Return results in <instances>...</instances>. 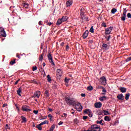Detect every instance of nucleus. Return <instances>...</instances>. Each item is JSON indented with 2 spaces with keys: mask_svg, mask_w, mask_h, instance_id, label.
I'll return each instance as SVG.
<instances>
[{
  "mask_svg": "<svg viewBox=\"0 0 131 131\" xmlns=\"http://www.w3.org/2000/svg\"><path fill=\"white\" fill-rule=\"evenodd\" d=\"M19 81H20V79H18L16 81V82H15L14 84H18V82H19Z\"/></svg>",
  "mask_w": 131,
  "mask_h": 131,
  "instance_id": "nucleus-57",
  "label": "nucleus"
},
{
  "mask_svg": "<svg viewBox=\"0 0 131 131\" xmlns=\"http://www.w3.org/2000/svg\"><path fill=\"white\" fill-rule=\"evenodd\" d=\"M129 93L128 94H126L125 95V99L126 100V101H127V100H128V99H129Z\"/></svg>",
  "mask_w": 131,
  "mask_h": 131,
  "instance_id": "nucleus-25",
  "label": "nucleus"
},
{
  "mask_svg": "<svg viewBox=\"0 0 131 131\" xmlns=\"http://www.w3.org/2000/svg\"><path fill=\"white\" fill-rule=\"evenodd\" d=\"M55 127H56V125H52L50 129V131H54V129H55Z\"/></svg>",
  "mask_w": 131,
  "mask_h": 131,
  "instance_id": "nucleus-22",
  "label": "nucleus"
},
{
  "mask_svg": "<svg viewBox=\"0 0 131 131\" xmlns=\"http://www.w3.org/2000/svg\"><path fill=\"white\" fill-rule=\"evenodd\" d=\"M103 122V120H101L100 121H97L96 123L97 124H102V123Z\"/></svg>",
  "mask_w": 131,
  "mask_h": 131,
  "instance_id": "nucleus-41",
  "label": "nucleus"
},
{
  "mask_svg": "<svg viewBox=\"0 0 131 131\" xmlns=\"http://www.w3.org/2000/svg\"><path fill=\"white\" fill-rule=\"evenodd\" d=\"M47 57L48 58V60L51 63L52 66H55V62H54V60H53V56H52V53H49L48 55H47Z\"/></svg>",
  "mask_w": 131,
  "mask_h": 131,
  "instance_id": "nucleus-2",
  "label": "nucleus"
},
{
  "mask_svg": "<svg viewBox=\"0 0 131 131\" xmlns=\"http://www.w3.org/2000/svg\"><path fill=\"white\" fill-rule=\"evenodd\" d=\"M104 120H105V121H110V118H109V117H108L107 116H106L104 117Z\"/></svg>",
  "mask_w": 131,
  "mask_h": 131,
  "instance_id": "nucleus-36",
  "label": "nucleus"
},
{
  "mask_svg": "<svg viewBox=\"0 0 131 131\" xmlns=\"http://www.w3.org/2000/svg\"><path fill=\"white\" fill-rule=\"evenodd\" d=\"M47 25H49V26H51V25H52V23L51 22H49V20H47Z\"/></svg>",
  "mask_w": 131,
  "mask_h": 131,
  "instance_id": "nucleus-44",
  "label": "nucleus"
},
{
  "mask_svg": "<svg viewBox=\"0 0 131 131\" xmlns=\"http://www.w3.org/2000/svg\"><path fill=\"white\" fill-rule=\"evenodd\" d=\"M127 17H131V14L130 13H128L127 14Z\"/></svg>",
  "mask_w": 131,
  "mask_h": 131,
  "instance_id": "nucleus-61",
  "label": "nucleus"
},
{
  "mask_svg": "<svg viewBox=\"0 0 131 131\" xmlns=\"http://www.w3.org/2000/svg\"><path fill=\"white\" fill-rule=\"evenodd\" d=\"M6 128L8 129H10V127H9V125L8 124H6Z\"/></svg>",
  "mask_w": 131,
  "mask_h": 131,
  "instance_id": "nucleus-63",
  "label": "nucleus"
},
{
  "mask_svg": "<svg viewBox=\"0 0 131 131\" xmlns=\"http://www.w3.org/2000/svg\"><path fill=\"white\" fill-rule=\"evenodd\" d=\"M42 23V21L41 20L39 21L38 22V25H42V24H41Z\"/></svg>",
  "mask_w": 131,
  "mask_h": 131,
  "instance_id": "nucleus-62",
  "label": "nucleus"
},
{
  "mask_svg": "<svg viewBox=\"0 0 131 131\" xmlns=\"http://www.w3.org/2000/svg\"><path fill=\"white\" fill-rule=\"evenodd\" d=\"M7 106H8V104H7V103H4V104L3 105L2 107H3V108H5V107H7Z\"/></svg>",
  "mask_w": 131,
  "mask_h": 131,
  "instance_id": "nucleus-54",
  "label": "nucleus"
},
{
  "mask_svg": "<svg viewBox=\"0 0 131 131\" xmlns=\"http://www.w3.org/2000/svg\"><path fill=\"white\" fill-rule=\"evenodd\" d=\"M41 124L40 123L36 126V128H38L39 130H41L42 129V127H41Z\"/></svg>",
  "mask_w": 131,
  "mask_h": 131,
  "instance_id": "nucleus-16",
  "label": "nucleus"
},
{
  "mask_svg": "<svg viewBox=\"0 0 131 131\" xmlns=\"http://www.w3.org/2000/svg\"><path fill=\"white\" fill-rule=\"evenodd\" d=\"M88 116H83V119L84 120H85V119H88Z\"/></svg>",
  "mask_w": 131,
  "mask_h": 131,
  "instance_id": "nucleus-51",
  "label": "nucleus"
},
{
  "mask_svg": "<svg viewBox=\"0 0 131 131\" xmlns=\"http://www.w3.org/2000/svg\"><path fill=\"white\" fill-rule=\"evenodd\" d=\"M122 17H126V9H124Z\"/></svg>",
  "mask_w": 131,
  "mask_h": 131,
  "instance_id": "nucleus-21",
  "label": "nucleus"
},
{
  "mask_svg": "<svg viewBox=\"0 0 131 131\" xmlns=\"http://www.w3.org/2000/svg\"><path fill=\"white\" fill-rule=\"evenodd\" d=\"M87 90L88 91H93V90H94V88H93V86H89L87 88Z\"/></svg>",
  "mask_w": 131,
  "mask_h": 131,
  "instance_id": "nucleus-37",
  "label": "nucleus"
},
{
  "mask_svg": "<svg viewBox=\"0 0 131 131\" xmlns=\"http://www.w3.org/2000/svg\"><path fill=\"white\" fill-rule=\"evenodd\" d=\"M89 35V30H86L83 34V38L85 39V38H86Z\"/></svg>",
  "mask_w": 131,
  "mask_h": 131,
  "instance_id": "nucleus-7",
  "label": "nucleus"
},
{
  "mask_svg": "<svg viewBox=\"0 0 131 131\" xmlns=\"http://www.w3.org/2000/svg\"><path fill=\"white\" fill-rule=\"evenodd\" d=\"M21 118L22 119V123H23V122H27V119L26 118V117H24V116H21Z\"/></svg>",
  "mask_w": 131,
  "mask_h": 131,
  "instance_id": "nucleus-13",
  "label": "nucleus"
},
{
  "mask_svg": "<svg viewBox=\"0 0 131 131\" xmlns=\"http://www.w3.org/2000/svg\"><path fill=\"white\" fill-rule=\"evenodd\" d=\"M88 115H89V117H93V113H92V112L91 111L89 113H88Z\"/></svg>",
  "mask_w": 131,
  "mask_h": 131,
  "instance_id": "nucleus-43",
  "label": "nucleus"
},
{
  "mask_svg": "<svg viewBox=\"0 0 131 131\" xmlns=\"http://www.w3.org/2000/svg\"><path fill=\"white\" fill-rule=\"evenodd\" d=\"M100 89H102V92L103 93H106V92H107V91L106 90V89L103 88V86H100Z\"/></svg>",
  "mask_w": 131,
  "mask_h": 131,
  "instance_id": "nucleus-39",
  "label": "nucleus"
},
{
  "mask_svg": "<svg viewBox=\"0 0 131 131\" xmlns=\"http://www.w3.org/2000/svg\"><path fill=\"white\" fill-rule=\"evenodd\" d=\"M119 90L121 93H126V88L124 87H120L119 88Z\"/></svg>",
  "mask_w": 131,
  "mask_h": 131,
  "instance_id": "nucleus-10",
  "label": "nucleus"
},
{
  "mask_svg": "<svg viewBox=\"0 0 131 131\" xmlns=\"http://www.w3.org/2000/svg\"><path fill=\"white\" fill-rule=\"evenodd\" d=\"M104 99H106V96H103L99 98L100 101L101 102H103L104 101Z\"/></svg>",
  "mask_w": 131,
  "mask_h": 131,
  "instance_id": "nucleus-35",
  "label": "nucleus"
},
{
  "mask_svg": "<svg viewBox=\"0 0 131 131\" xmlns=\"http://www.w3.org/2000/svg\"><path fill=\"white\" fill-rule=\"evenodd\" d=\"M99 115H103V111H101L98 113Z\"/></svg>",
  "mask_w": 131,
  "mask_h": 131,
  "instance_id": "nucleus-55",
  "label": "nucleus"
},
{
  "mask_svg": "<svg viewBox=\"0 0 131 131\" xmlns=\"http://www.w3.org/2000/svg\"><path fill=\"white\" fill-rule=\"evenodd\" d=\"M62 22H65L67 20H68V17H62L61 18H60Z\"/></svg>",
  "mask_w": 131,
  "mask_h": 131,
  "instance_id": "nucleus-20",
  "label": "nucleus"
},
{
  "mask_svg": "<svg viewBox=\"0 0 131 131\" xmlns=\"http://www.w3.org/2000/svg\"><path fill=\"white\" fill-rule=\"evenodd\" d=\"M101 26H102V27H107V25H106V23H105V22L104 21L102 22Z\"/></svg>",
  "mask_w": 131,
  "mask_h": 131,
  "instance_id": "nucleus-42",
  "label": "nucleus"
},
{
  "mask_svg": "<svg viewBox=\"0 0 131 131\" xmlns=\"http://www.w3.org/2000/svg\"><path fill=\"white\" fill-rule=\"evenodd\" d=\"M116 12H117V9H116L115 8H113L111 10L112 14H115V13H116Z\"/></svg>",
  "mask_w": 131,
  "mask_h": 131,
  "instance_id": "nucleus-27",
  "label": "nucleus"
},
{
  "mask_svg": "<svg viewBox=\"0 0 131 131\" xmlns=\"http://www.w3.org/2000/svg\"><path fill=\"white\" fill-rule=\"evenodd\" d=\"M81 105H80V104L79 103H78V102H76V99L75 100V104H74V106H75V107H76V106H77V107H78V106H80Z\"/></svg>",
  "mask_w": 131,
  "mask_h": 131,
  "instance_id": "nucleus-33",
  "label": "nucleus"
},
{
  "mask_svg": "<svg viewBox=\"0 0 131 131\" xmlns=\"http://www.w3.org/2000/svg\"><path fill=\"white\" fill-rule=\"evenodd\" d=\"M75 99L71 97H66L65 98L66 103H64L66 105H69V106H74L75 104Z\"/></svg>",
  "mask_w": 131,
  "mask_h": 131,
  "instance_id": "nucleus-1",
  "label": "nucleus"
},
{
  "mask_svg": "<svg viewBox=\"0 0 131 131\" xmlns=\"http://www.w3.org/2000/svg\"><path fill=\"white\" fill-rule=\"evenodd\" d=\"M31 82H32V83H35V84H37V82H36V81L34 80H32Z\"/></svg>",
  "mask_w": 131,
  "mask_h": 131,
  "instance_id": "nucleus-48",
  "label": "nucleus"
},
{
  "mask_svg": "<svg viewBox=\"0 0 131 131\" xmlns=\"http://www.w3.org/2000/svg\"><path fill=\"white\" fill-rule=\"evenodd\" d=\"M88 17H81V20H82V22H83V20L84 21H88Z\"/></svg>",
  "mask_w": 131,
  "mask_h": 131,
  "instance_id": "nucleus-29",
  "label": "nucleus"
},
{
  "mask_svg": "<svg viewBox=\"0 0 131 131\" xmlns=\"http://www.w3.org/2000/svg\"><path fill=\"white\" fill-rule=\"evenodd\" d=\"M47 80L50 82V81H52V78H51V76H50V75H48L47 76Z\"/></svg>",
  "mask_w": 131,
  "mask_h": 131,
  "instance_id": "nucleus-26",
  "label": "nucleus"
},
{
  "mask_svg": "<svg viewBox=\"0 0 131 131\" xmlns=\"http://www.w3.org/2000/svg\"><path fill=\"white\" fill-rule=\"evenodd\" d=\"M74 122L76 124H78V123L79 122V121H78V120H77V119H74Z\"/></svg>",
  "mask_w": 131,
  "mask_h": 131,
  "instance_id": "nucleus-38",
  "label": "nucleus"
},
{
  "mask_svg": "<svg viewBox=\"0 0 131 131\" xmlns=\"http://www.w3.org/2000/svg\"><path fill=\"white\" fill-rule=\"evenodd\" d=\"M10 65H14V64H16V59L10 61Z\"/></svg>",
  "mask_w": 131,
  "mask_h": 131,
  "instance_id": "nucleus-34",
  "label": "nucleus"
},
{
  "mask_svg": "<svg viewBox=\"0 0 131 131\" xmlns=\"http://www.w3.org/2000/svg\"><path fill=\"white\" fill-rule=\"evenodd\" d=\"M103 113L104 114V115H109V112L108 111L103 110Z\"/></svg>",
  "mask_w": 131,
  "mask_h": 131,
  "instance_id": "nucleus-32",
  "label": "nucleus"
},
{
  "mask_svg": "<svg viewBox=\"0 0 131 131\" xmlns=\"http://www.w3.org/2000/svg\"><path fill=\"white\" fill-rule=\"evenodd\" d=\"M24 7L26 8V9H28V7H29V5L26 3H24Z\"/></svg>",
  "mask_w": 131,
  "mask_h": 131,
  "instance_id": "nucleus-31",
  "label": "nucleus"
},
{
  "mask_svg": "<svg viewBox=\"0 0 131 131\" xmlns=\"http://www.w3.org/2000/svg\"><path fill=\"white\" fill-rule=\"evenodd\" d=\"M95 108H101L102 107V103L101 102H97L95 104Z\"/></svg>",
  "mask_w": 131,
  "mask_h": 131,
  "instance_id": "nucleus-9",
  "label": "nucleus"
},
{
  "mask_svg": "<svg viewBox=\"0 0 131 131\" xmlns=\"http://www.w3.org/2000/svg\"><path fill=\"white\" fill-rule=\"evenodd\" d=\"M77 111H79V112H80L82 110V106L80 105L78 108H76Z\"/></svg>",
  "mask_w": 131,
  "mask_h": 131,
  "instance_id": "nucleus-23",
  "label": "nucleus"
},
{
  "mask_svg": "<svg viewBox=\"0 0 131 131\" xmlns=\"http://www.w3.org/2000/svg\"><path fill=\"white\" fill-rule=\"evenodd\" d=\"M3 31H5V29L4 28L1 27H0V32H3Z\"/></svg>",
  "mask_w": 131,
  "mask_h": 131,
  "instance_id": "nucleus-47",
  "label": "nucleus"
},
{
  "mask_svg": "<svg viewBox=\"0 0 131 131\" xmlns=\"http://www.w3.org/2000/svg\"><path fill=\"white\" fill-rule=\"evenodd\" d=\"M72 4H73L72 0H68L66 3L67 7H70V6H72Z\"/></svg>",
  "mask_w": 131,
  "mask_h": 131,
  "instance_id": "nucleus-8",
  "label": "nucleus"
},
{
  "mask_svg": "<svg viewBox=\"0 0 131 131\" xmlns=\"http://www.w3.org/2000/svg\"><path fill=\"white\" fill-rule=\"evenodd\" d=\"M40 124H41L42 125H43V124H49V121L45 120L43 122L40 123Z\"/></svg>",
  "mask_w": 131,
  "mask_h": 131,
  "instance_id": "nucleus-24",
  "label": "nucleus"
},
{
  "mask_svg": "<svg viewBox=\"0 0 131 131\" xmlns=\"http://www.w3.org/2000/svg\"><path fill=\"white\" fill-rule=\"evenodd\" d=\"M121 19L122 21H125V17H121Z\"/></svg>",
  "mask_w": 131,
  "mask_h": 131,
  "instance_id": "nucleus-56",
  "label": "nucleus"
},
{
  "mask_svg": "<svg viewBox=\"0 0 131 131\" xmlns=\"http://www.w3.org/2000/svg\"><path fill=\"white\" fill-rule=\"evenodd\" d=\"M22 92V89L20 88H19L17 90V95H18V96H19L20 97H21V93Z\"/></svg>",
  "mask_w": 131,
  "mask_h": 131,
  "instance_id": "nucleus-12",
  "label": "nucleus"
},
{
  "mask_svg": "<svg viewBox=\"0 0 131 131\" xmlns=\"http://www.w3.org/2000/svg\"><path fill=\"white\" fill-rule=\"evenodd\" d=\"M48 111L50 112H53V109L49 107L48 108Z\"/></svg>",
  "mask_w": 131,
  "mask_h": 131,
  "instance_id": "nucleus-58",
  "label": "nucleus"
},
{
  "mask_svg": "<svg viewBox=\"0 0 131 131\" xmlns=\"http://www.w3.org/2000/svg\"><path fill=\"white\" fill-rule=\"evenodd\" d=\"M61 23H63V22L62 21L61 18H59L57 21L56 25H57L58 26H60Z\"/></svg>",
  "mask_w": 131,
  "mask_h": 131,
  "instance_id": "nucleus-14",
  "label": "nucleus"
},
{
  "mask_svg": "<svg viewBox=\"0 0 131 131\" xmlns=\"http://www.w3.org/2000/svg\"><path fill=\"white\" fill-rule=\"evenodd\" d=\"M33 112V113H34V114H36V115L38 114V111L34 110Z\"/></svg>",
  "mask_w": 131,
  "mask_h": 131,
  "instance_id": "nucleus-50",
  "label": "nucleus"
},
{
  "mask_svg": "<svg viewBox=\"0 0 131 131\" xmlns=\"http://www.w3.org/2000/svg\"><path fill=\"white\" fill-rule=\"evenodd\" d=\"M56 72L58 73L59 76H62V74H61V73H62V70L61 69H57Z\"/></svg>",
  "mask_w": 131,
  "mask_h": 131,
  "instance_id": "nucleus-17",
  "label": "nucleus"
},
{
  "mask_svg": "<svg viewBox=\"0 0 131 131\" xmlns=\"http://www.w3.org/2000/svg\"><path fill=\"white\" fill-rule=\"evenodd\" d=\"M110 38H111V36L108 35V36L107 37V38L106 39L107 41H109V40H110Z\"/></svg>",
  "mask_w": 131,
  "mask_h": 131,
  "instance_id": "nucleus-52",
  "label": "nucleus"
},
{
  "mask_svg": "<svg viewBox=\"0 0 131 131\" xmlns=\"http://www.w3.org/2000/svg\"><path fill=\"white\" fill-rule=\"evenodd\" d=\"M64 82H66L67 83H68V82H69V79H67V78H65Z\"/></svg>",
  "mask_w": 131,
  "mask_h": 131,
  "instance_id": "nucleus-49",
  "label": "nucleus"
},
{
  "mask_svg": "<svg viewBox=\"0 0 131 131\" xmlns=\"http://www.w3.org/2000/svg\"><path fill=\"white\" fill-rule=\"evenodd\" d=\"M90 111L91 110L87 109L84 111V113H85V114H88Z\"/></svg>",
  "mask_w": 131,
  "mask_h": 131,
  "instance_id": "nucleus-40",
  "label": "nucleus"
},
{
  "mask_svg": "<svg viewBox=\"0 0 131 131\" xmlns=\"http://www.w3.org/2000/svg\"><path fill=\"white\" fill-rule=\"evenodd\" d=\"M32 70L33 71H35L36 70H37V67L36 66L33 67Z\"/></svg>",
  "mask_w": 131,
  "mask_h": 131,
  "instance_id": "nucleus-45",
  "label": "nucleus"
},
{
  "mask_svg": "<svg viewBox=\"0 0 131 131\" xmlns=\"http://www.w3.org/2000/svg\"><path fill=\"white\" fill-rule=\"evenodd\" d=\"M45 95L46 97H50V94L49 93V91L48 90L45 91Z\"/></svg>",
  "mask_w": 131,
  "mask_h": 131,
  "instance_id": "nucleus-30",
  "label": "nucleus"
},
{
  "mask_svg": "<svg viewBox=\"0 0 131 131\" xmlns=\"http://www.w3.org/2000/svg\"><path fill=\"white\" fill-rule=\"evenodd\" d=\"M90 32H91V33H94L95 32V31L94 30V26L91 27L90 29Z\"/></svg>",
  "mask_w": 131,
  "mask_h": 131,
  "instance_id": "nucleus-28",
  "label": "nucleus"
},
{
  "mask_svg": "<svg viewBox=\"0 0 131 131\" xmlns=\"http://www.w3.org/2000/svg\"><path fill=\"white\" fill-rule=\"evenodd\" d=\"M124 97V96H123V94H120L117 96V98L118 99V100H123V98Z\"/></svg>",
  "mask_w": 131,
  "mask_h": 131,
  "instance_id": "nucleus-11",
  "label": "nucleus"
},
{
  "mask_svg": "<svg viewBox=\"0 0 131 131\" xmlns=\"http://www.w3.org/2000/svg\"><path fill=\"white\" fill-rule=\"evenodd\" d=\"M81 97H85V94H81Z\"/></svg>",
  "mask_w": 131,
  "mask_h": 131,
  "instance_id": "nucleus-64",
  "label": "nucleus"
},
{
  "mask_svg": "<svg viewBox=\"0 0 131 131\" xmlns=\"http://www.w3.org/2000/svg\"><path fill=\"white\" fill-rule=\"evenodd\" d=\"M80 16H83V11L80 10Z\"/></svg>",
  "mask_w": 131,
  "mask_h": 131,
  "instance_id": "nucleus-53",
  "label": "nucleus"
},
{
  "mask_svg": "<svg viewBox=\"0 0 131 131\" xmlns=\"http://www.w3.org/2000/svg\"><path fill=\"white\" fill-rule=\"evenodd\" d=\"M27 108H29V106L27 105H23L21 107L23 111H26V112H29V111H31V110Z\"/></svg>",
  "mask_w": 131,
  "mask_h": 131,
  "instance_id": "nucleus-4",
  "label": "nucleus"
},
{
  "mask_svg": "<svg viewBox=\"0 0 131 131\" xmlns=\"http://www.w3.org/2000/svg\"><path fill=\"white\" fill-rule=\"evenodd\" d=\"M129 61H131V57H128L126 59V62H129Z\"/></svg>",
  "mask_w": 131,
  "mask_h": 131,
  "instance_id": "nucleus-46",
  "label": "nucleus"
},
{
  "mask_svg": "<svg viewBox=\"0 0 131 131\" xmlns=\"http://www.w3.org/2000/svg\"><path fill=\"white\" fill-rule=\"evenodd\" d=\"M66 50V51H68L69 50V46L67 45Z\"/></svg>",
  "mask_w": 131,
  "mask_h": 131,
  "instance_id": "nucleus-60",
  "label": "nucleus"
},
{
  "mask_svg": "<svg viewBox=\"0 0 131 131\" xmlns=\"http://www.w3.org/2000/svg\"><path fill=\"white\" fill-rule=\"evenodd\" d=\"M48 117H49V118H53V116H52L51 114L48 115Z\"/></svg>",
  "mask_w": 131,
  "mask_h": 131,
  "instance_id": "nucleus-59",
  "label": "nucleus"
},
{
  "mask_svg": "<svg viewBox=\"0 0 131 131\" xmlns=\"http://www.w3.org/2000/svg\"><path fill=\"white\" fill-rule=\"evenodd\" d=\"M112 29H113V27H110L105 29V34H110L111 33V31H112Z\"/></svg>",
  "mask_w": 131,
  "mask_h": 131,
  "instance_id": "nucleus-5",
  "label": "nucleus"
},
{
  "mask_svg": "<svg viewBox=\"0 0 131 131\" xmlns=\"http://www.w3.org/2000/svg\"><path fill=\"white\" fill-rule=\"evenodd\" d=\"M102 48H104V50H108L109 48H108V45L106 43H103L102 44Z\"/></svg>",
  "mask_w": 131,
  "mask_h": 131,
  "instance_id": "nucleus-15",
  "label": "nucleus"
},
{
  "mask_svg": "<svg viewBox=\"0 0 131 131\" xmlns=\"http://www.w3.org/2000/svg\"><path fill=\"white\" fill-rule=\"evenodd\" d=\"M43 55H45L44 53H42L39 57V61H42L43 60Z\"/></svg>",
  "mask_w": 131,
  "mask_h": 131,
  "instance_id": "nucleus-18",
  "label": "nucleus"
},
{
  "mask_svg": "<svg viewBox=\"0 0 131 131\" xmlns=\"http://www.w3.org/2000/svg\"><path fill=\"white\" fill-rule=\"evenodd\" d=\"M1 36H3V37H6L7 36V34H6V31L1 32Z\"/></svg>",
  "mask_w": 131,
  "mask_h": 131,
  "instance_id": "nucleus-19",
  "label": "nucleus"
},
{
  "mask_svg": "<svg viewBox=\"0 0 131 131\" xmlns=\"http://www.w3.org/2000/svg\"><path fill=\"white\" fill-rule=\"evenodd\" d=\"M100 82L103 85H106L107 84V80L106 79V77L105 76H102L100 78Z\"/></svg>",
  "mask_w": 131,
  "mask_h": 131,
  "instance_id": "nucleus-3",
  "label": "nucleus"
},
{
  "mask_svg": "<svg viewBox=\"0 0 131 131\" xmlns=\"http://www.w3.org/2000/svg\"><path fill=\"white\" fill-rule=\"evenodd\" d=\"M39 96H40V92L39 91H37L34 93V96L32 97L35 98V97H37L38 99L39 98Z\"/></svg>",
  "mask_w": 131,
  "mask_h": 131,
  "instance_id": "nucleus-6",
  "label": "nucleus"
}]
</instances>
